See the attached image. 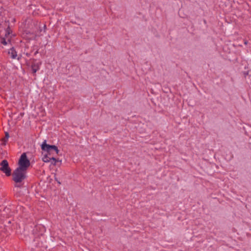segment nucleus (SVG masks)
Wrapping results in <instances>:
<instances>
[{
    "label": "nucleus",
    "mask_w": 251,
    "mask_h": 251,
    "mask_svg": "<svg viewBox=\"0 0 251 251\" xmlns=\"http://www.w3.org/2000/svg\"><path fill=\"white\" fill-rule=\"evenodd\" d=\"M26 171L17 168L13 173V180L16 183L21 182L26 177Z\"/></svg>",
    "instance_id": "obj_1"
},
{
    "label": "nucleus",
    "mask_w": 251,
    "mask_h": 251,
    "mask_svg": "<svg viewBox=\"0 0 251 251\" xmlns=\"http://www.w3.org/2000/svg\"><path fill=\"white\" fill-rule=\"evenodd\" d=\"M41 149L44 151H46L49 155L53 154L54 153L57 154L59 152V150L56 146L47 144L46 140L42 143Z\"/></svg>",
    "instance_id": "obj_2"
},
{
    "label": "nucleus",
    "mask_w": 251,
    "mask_h": 251,
    "mask_svg": "<svg viewBox=\"0 0 251 251\" xmlns=\"http://www.w3.org/2000/svg\"><path fill=\"white\" fill-rule=\"evenodd\" d=\"M18 165L19 167L18 168L26 171H27L28 167L30 166V161L27 159L25 153H23L21 155L19 160Z\"/></svg>",
    "instance_id": "obj_3"
},
{
    "label": "nucleus",
    "mask_w": 251,
    "mask_h": 251,
    "mask_svg": "<svg viewBox=\"0 0 251 251\" xmlns=\"http://www.w3.org/2000/svg\"><path fill=\"white\" fill-rule=\"evenodd\" d=\"M0 165V170L5 173L6 176H10L11 174V170L9 167L8 161L6 160H3Z\"/></svg>",
    "instance_id": "obj_4"
},
{
    "label": "nucleus",
    "mask_w": 251,
    "mask_h": 251,
    "mask_svg": "<svg viewBox=\"0 0 251 251\" xmlns=\"http://www.w3.org/2000/svg\"><path fill=\"white\" fill-rule=\"evenodd\" d=\"M48 155H49V154L47 153V154H45L43 156L42 160L44 162H49L51 161V160H52L53 162H51V164H52L53 165H55L56 162L57 161H59V160L58 159H56L54 157H50L48 156Z\"/></svg>",
    "instance_id": "obj_5"
},
{
    "label": "nucleus",
    "mask_w": 251,
    "mask_h": 251,
    "mask_svg": "<svg viewBox=\"0 0 251 251\" xmlns=\"http://www.w3.org/2000/svg\"><path fill=\"white\" fill-rule=\"evenodd\" d=\"M41 62H34L31 65V69L33 73L35 74L40 69Z\"/></svg>",
    "instance_id": "obj_6"
},
{
    "label": "nucleus",
    "mask_w": 251,
    "mask_h": 251,
    "mask_svg": "<svg viewBox=\"0 0 251 251\" xmlns=\"http://www.w3.org/2000/svg\"><path fill=\"white\" fill-rule=\"evenodd\" d=\"M8 53L12 59H15L17 56V51L14 48H12L9 50Z\"/></svg>",
    "instance_id": "obj_7"
},
{
    "label": "nucleus",
    "mask_w": 251,
    "mask_h": 251,
    "mask_svg": "<svg viewBox=\"0 0 251 251\" xmlns=\"http://www.w3.org/2000/svg\"><path fill=\"white\" fill-rule=\"evenodd\" d=\"M0 42L3 45H7L8 43H10V40L9 38L6 37H2L0 39Z\"/></svg>",
    "instance_id": "obj_8"
},
{
    "label": "nucleus",
    "mask_w": 251,
    "mask_h": 251,
    "mask_svg": "<svg viewBox=\"0 0 251 251\" xmlns=\"http://www.w3.org/2000/svg\"><path fill=\"white\" fill-rule=\"evenodd\" d=\"M9 136L8 132H5V137L4 138L2 139L3 145H5L6 144V142L9 138Z\"/></svg>",
    "instance_id": "obj_9"
},
{
    "label": "nucleus",
    "mask_w": 251,
    "mask_h": 251,
    "mask_svg": "<svg viewBox=\"0 0 251 251\" xmlns=\"http://www.w3.org/2000/svg\"><path fill=\"white\" fill-rule=\"evenodd\" d=\"M9 34H10L9 29L7 28L6 29V33H5V37H6L7 38H9L8 36L9 35Z\"/></svg>",
    "instance_id": "obj_10"
},
{
    "label": "nucleus",
    "mask_w": 251,
    "mask_h": 251,
    "mask_svg": "<svg viewBox=\"0 0 251 251\" xmlns=\"http://www.w3.org/2000/svg\"><path fill=\"white\" fill-rule=\"evenodd\" d=\"M55 181H56L57 182V183L59 184H61V182L57 179V178L56 177H55Z\"/></svg>",
    "instance_id": "obj_11"
}]
</instances>
